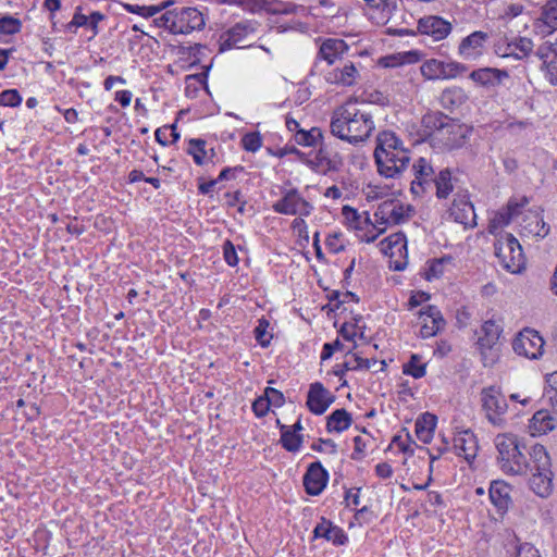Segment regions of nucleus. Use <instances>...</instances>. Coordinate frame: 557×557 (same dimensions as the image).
Instances as JSON below:
<instances>
[{"label": "nucleus", "mask_w": 557, "mask_h": 557, "mask_svg": "<svg viewBox=\"0 0 557 557\" xmlns=\"http://www.w3.org/2000/svg\"><path fill=\"white\" fill-rule=\"evenodd\" d=\"M500 469L508 474L531 473L530 488L540 497H548L553 492L550 457L543 445L531 448L530 462L519 448L518 438L512 434H499L495 438Z\"/></svg>", "instance_id": "obj_1"}, {"label": "nucleus", "mask_w": 557, "mask_h": 557, "mask_svg": "<svg viewBox=\"0 0 557 557\" xmlns=\"http://www.w3.org/2000/svg\"><path fill=\"white\" fill-rule=\"evenodd\" d=\"M371 104L350 98L336 107L330 120L331 134L354 146L366 143L375 129Z\"/></svg>", "instance_id": "obj_2"}, {"label": "nucleus", "mask_w": 557, "mask_h": 557, "mask_svg": "<svg viewBox=\"0 0 557 557\" xmlns=\"http://www.w3.org/2000/svg\"><path fill=\"white\" fill-rule=\"evenodd\" d=\"M374 158L379 173L387 178H395L408 168L410 151L395 133L384 131L376 137Z\"/></svg>", "instance_id": "obj_3"}, {"label": "nucleus", "mask_w": 557, "mask_h": 557, "mask_svg": "<svg viewBox=\"0 0 557 557\" xmlns=\"http://www.w3.org/2000/svg\"><path fill=\"white\" fill-rule=\"evenodd\" d=\"M495 249L500 264L508 272L517 274L524 269L525 261L522 248L513 235L507 233L500 237Z\"/></svg>", "instance_id": "obj_4"}, {"label": "nucleus", "mask_w": 557, "mask_h": 557, "mask_svg": "<svg viewBox=\"0 0 557 557\" xmlns=\"http://www.w3.org/2000/svg\"><path fill=\"white\" fill-rule=\"evenodd\" d=\"M467 66L456 61L444 62L437 59H429L420 66L421 75L429 81L454 79L465 72Z\"/></svg>", "instance_id": "obj_5"}, {"label": "nucleus", "mask_w": 557, "mask_h": 557, "mask_svg": "<svg viewBox=\"0 0 557 557\" xmlns=\"http://www.w3.org/2000/svg\"><path fill=\"white\" fill-rule=\"evenodd\" d=\"M481 403L487 420L494 425H502L508 405L500 389L495 386L483 388L481 392Z\"/></svg>", "instance_id": "obj_6"}, {"label": "nucleus", "mask_w": 557, "mask_h": 557, "mask_svg": "<svg viewBox=\"0 0 557 557\" xmlns=\"http://www.w3.org/2000/svg\"><path fill=\"white\" fill-rule=\"evenodd\" d=\"M380 251L389 257L391 268L401 271L407 265V240L403 233L398 232L384 238L379 244Z\"/></svg>", "instance_id": "obj_7"}, {"label": "nucleus", "mask_w": 557, "mask_h": 557, "mask_svg": "<svg viewBox=\"0 0 557 557\" xmlns=\"http://www.w3.org/2000/svg\"><path fill=\"white\" fill-rule=\"evenodd\" d=\"M412 211L410 206H406L396 199H388L379 206L374 218L379 225L400 224L411 218Z\"/></svg>", "instance_id": "obj_8"}, {"label": "nucleus", "mask_w": 557, "mask_h": 557, "mask_svg": "<svg viewBox=\"0 0 557 557\" xmlns=\"http://www.w3.org/2000/svg\"><path fill=\"white\" fill-rule=\"evenodd\" d=\"M512 347L518 355L529 359H536L543 354L544 339L539 332L524 329L515 338Z\"/></svg>", "instance_id": "obj_9"}, {"label": "nucleus", "mask_w": 557, "mask_h": 557, "mask_svg": "<svg viewBox=\"0 0 557 557\" xmlns=\"http://www.w3.org/2000/svg\"><path fill=\"white\" fill-rule=\"evenodd\" d=\"M471 133V128L454 120L442 123L437 136L438 139L449 149L462 147Z\"/></svg>", "instance_id": "obj_10"}, {"label": "nucleus", "mask_w": 557, "mask_h": 557, "mask_svg": "<svg viewBox=\"0 0 557 557\" xmlns=\"http://www.w3.org/2000/svg\"><path fill=\"white\" fill-rule=\"evenodd\" d=\"M174 34H189L205 27V18L196 8H181L173 10Z\"/></svg>", "instance_id": "obj_11"}, {"label": "nucleus", "mask_w": 557, "mask_h": 557, "mask_svg": "<svg viewBox=\"0 0 557 557\" xmlns=\"http://www.w3.org/2000/svg\"><path fill=\"white\" fill-rule=\"evenodd\" d=\"M414 178L411 182V191L422 196L433 188L434 170L425 158H419L412 165Z\"/></svg>", "instance_id": "obj_12"}, {"label": "nucleus", "mask_w": 557, "mask_h": 557, "mask_svg": "<svg viewBox=\"0 0 557 557\" xmlns=\"http://www.w3.org/2000/svg\"><path fill=\"white\" fill-rule=\"evenodd\" d=\"M277 213L307 216L312 206L305 200L296 190H289L285 196L273 205Z\"/></svg>", "instance_id": "obj_13"}, {"label": "nucleus", "mask_w": 557, "mask_h": 557, "mask_svg": "<svg viewBox=\"0 0 557 557\" xmlns=\"http://www.w3.org/2000/svg\"><path fill=\"white\" fill-rule=\"evenodd\" d=\"M536 58L542 62L541 70L552 85L557 84V42H544L536 52Z\"/></svg>", "instance_id": "obj_14"}, {"label": "nucleus", "mask_w": 557, "mask_h": 557, "mask_svg": "<svg viewBox=\"0 0 557 557\" xmlns=\"http://www.w3.org/2000/svg\"><path fill=\"white\" fill-rule=\"evenodd\" d=\"M419 319L421 323L420 334L423 338L435 336L446 324L441 311L434 306H428L420 310Z\"/></svg>", "instance_id": "obj_15"}, {"label": "nucleus", "mask_w": 557, "mask_h": 557, "mask_svg": "<svg viewBox=\"0 0 557 557\" xmlns=\"http://www.w3.org/2000/svg\"><path fill=\"white\" fill-rule=\"evenodd\" d=\"M449 214L457 223L462 224L466 228L476 225V214L473 205L466 196L459 195L454 199Z\"/></svg>", "instance_id": "obj_16"}, {"label": "nucleus", "mask_w": 557, "mask_h": 557, "mask_svg": "<svg viewBox=\"0 0 557 557\" xmlns=\"http://www.w3.org/2000/svg\"><path fill=\"white\" fill-rule=\"evenodd\" d=\"M332 403L333 396L321 383L311 384L307 396V406L312 413L322 414Z\"/></svg>", "instance_id": "obj_17"}, {"label": "nucleus", "mask_w": 557, "mask_h": 557, "mask_svg": "<svg viewBox=\"0 0 557 557\" xmlns=\"http://www.w3.org/2000/svg\"><path fill=\"white\" fill-rule=\"evenodd\" d=\"M418 29L434 40H442L450 33L451 25L442 17L430 15L419 20Z\"/></svg>", "instance_id": "obj_18"}, {"label": "nucleus", "mask_w": 557, "mask_h": 557, "mask_svg": "<svg viewBox=\"0 0 557 557\" xmlns=\"http://www.w3.org/2000/svg\"><path fill=\"white\" fill-rule=\"evenodd\" d=\"M520 227V235L528 238L541 239L546 237L549 233V226L536 212H530L527 214L523 218Z\"/></svg>", "instance_id": "obj_19"}, {"label": "nucleus", "mask_w": 557, "mask_h": 557, "mask_svg": "<svg viewBox=\"0 0 557 557\" xmlns=\"http://www.w3.org/2000/svg\"><path fill=\"white\" fill-rule=\"evenodd\" d=\"M327 473L320 462L312 463L304 476L306 492L310 495H319L325 487Z\"/></svg>", "instance_id": "obj_20"}, {"label": "nucleus", "mask_w": 557, "mask_h": 557, "mask_svg": "<svg viewBox=\"0 0 557 557\" xmlns=\"http://www.w3.org/2000/svg\"><path fill=\"white\" fill-rule=\"evenodd\" d=\"M487 39L484 32H474L463 38L458 47L459 54L467 61L475 60L482 54V47Z\"/></svg>", "instance_id": "obj_21"}, {"label": "nucleus", "mask_w": 557, "mask_h": 557, "mask_svg": "<svg viewBox=\"0 0 557 557\" xmlns=\"http://www.w3.org/2000/svg\"><path fill=\"white\" fill-rule=\"evenodd\" d=\"M508 72L495 67H482L470 73L469 77L482 87H494L500 85L507 78Z\"/></svg>", "instance_id": "obj_22"}, {"label": "nucleus", "mask_w": 557, "mask_h": 557, "mask_svg": "<svg viewBox=\"0 0 557 557\" xmlns=\"http://www.w3.org/2000/svg\"><path fill=\"white\" fill-rule=\"evenodd\" d=\"M454 448L456 454L471 462L478 451L475 435L471 431L459 432L454 438Z\"/></svg>", "instance_id": "obj_23"}, {"label": "nucleus", "mask_w": 557, "mask_h": 557, "mask_svg": "<svg viewBox=\"0 0 557 557\" xmlns=\"http://www.w3.org/2000/svg\"><path fill=\"white\" fill-rule=\"evenodd\" d=\"M367 14L375 24H385L395 9V0H364Z\"/></svg>", "instance_id": "obj_24"}, {"label": "nucleus", "mask_w": 557, "mask_h": 557, "mask_svg": "<svg viewBox=\"0 0 557 557\" xmlns=\"http://www.w3.org/2000/svg\"><path fill=\"white\" fill-rule=\"evenodd\" d=\"M535 28L541 34H552L557 29V0H549L543 7L541 16L535 21Z\"/></svg>", "instance_id": "obj_25"}, {"label": "nucleus", "mask_w": 557, "mask_h": 557, "mask_svg": "<svg viewBox=\"0 0 557 557\" xmlns=\"http://www.w3.org/2000/svg\"><path fill=\"white\" fill-rule=\"evenodd\" d=\"M554 428L555 418L547 410L536 411L529 423V431L532 436L546 434Z\"/></svg>", "instance_id": "obj_26"}, {"label": "nucleus", "mask_w": 557, "mask_h": 557, "mask_svg": "<svg viewBox=\"0 0 557 557\" xmlns=\"http://www.w3.org/2000/svg\"><path fill=\"white\" fill-rule=\"evenodd\" d=\"M347 50L348 45L343 39L329 38L321 45L320 54L329 64H333Z\"/></svg>", "instance_id": "obj_27"}, {"label": "nucleus", "mask_w": 557, "mask_h": 557, "mask_svg": "<svg viewBox=\"0 0 557 557\" xmlns=\"http://www.w3.org/2000/svg\"><path fill=\"white\" fill-rule=\"evenodd\" d=\"M520 205L513 201H509L506 210L496 212L491 219L488 224V232L495 234L498 230L508 225L511 219L519 214Z\"/></svg>", "instance_id": "obj_28"}, {"label": "nucleus", "mask_w": 557, "mask_h": 557, "mask_svg": "<svg viewBox=\"0 0 557 557\" xmlns=\"http://www.w3.org/2000/svg\"><path fill=\"white\" fill-rule=\"evenodd\" d=\"M533 49V42L529 38H519L515 41L508 42L503 52L498 48V53L503 58L513 57L516 59H523L529 55Z\"/></svg>", "instance_id": "obj_29"}, {"label": "nucleus", "mask_w": 557, "mask_h": 557, "mask_svg": "<svg viewBox=\"0 0 557 557\" xmlns=\"http://www.w3.org/2000/svg\"><path fill=\"white\" fill-rule=\"evenodd\" d=\"M510 486L504 481H494L490 487V498L499 509L506 510L510 503Z\"/></svg>", "instance_id": "obj_30"}, {"label": "nucleus", "mask_w": 557, "mask_h": 557, "mask_svg": "<svg viewBox=\"0 0 557 557\" xmlns=\"http://www.w3.org/2000/svg\"><path fill=\"white\" fill-rule=\"evenodd\" d=\"M436 421V417L429 412L423 413L416 421V434L422 443L428 444L432 441Z\"/></svg>", "instance_id": "obj_31"}, {"label": "nucleus", "mask_w": 557, "mask_h": 557, "mask_svg": "<svg viewBox=\"0 0 557 557\" xmlns=\"http://www.w3.org/2000/svg\"><path fill=\"white\" fill-rule=\"evenodd\" d=\"M358 71L352 63L344 65L343 69H335L327 74V81L332 84L351 86L356 83Z\"/></svg>", "instance_id": "obj_32"}, {"label": "nucleus", "mask_w": 557, "mask_h": 557, "mask_svg": "<svg viewBox=\"0 0 557 557\" xmlns=\"http://www.w3.org/2000/svg\"><path fill=\"white\" fill-rule=\"evenodd\" d=\"M315 537H324L334 544L342 545L345 543L346 536L341 529L333 527L330 522L323 520L314 528Z\"/></svg>", "instance_id": "obj_33"}, {"label": "nucleus", "mask_w": 557, "mask_h": 557, "mask_svg": "<svg viewBox=\"0 0 557 557\" xmlns=\"http://www.w3.org/2000/svg\"><path fill=\"white\" fill-rule=\"evenodd\" d=\"M351 424V416L345 409H336L327 418V430L330 432H343L347 430Z\"/></svg>", "instance_id": "obj_34"}, {"label": "nucleus", "mask_w": 557, "mask_h": 557, "mask_svg": "<svg viewBox=\"0 0 557 557\" xmlns=\"http://www.w3.org/2000/svg\"><path fill=\"white\" fill-rule=\"evenodd\" d=\"M483 336L480 337L482 346L492 348L498 341L502 333L500 325L494 320H487L482 325Z\"/></svg>", "instance_id": "obj_35"}, {"label": "nucleus", "mask_w": 557, "mask_h": 557, "mask_svg": "<svg viewBox=\"0 0 557 557\" xmlns=\"http://www.w3.org/2000/svg\"><path fill=\"white\" fill-rule=\"evenodd\" d=\"M250 32H252L250 25L238 23L225 33L224 44L228 47L238 46L244 42L245 37Z\"/></svg>", "instance_id": "obj_36"}, {"label": "nucleus", "mask_w": 557, "mask_h": 557, "mask_svg": "<svg viewBox=\"0 0 557 557\" xmlns=\"http://www.w3.org/2000/svg\"><path fill=\"white\" fill-rule=\"evenodd\" d=\"M418 61L417 52H405V53H395L381 58L379 60V65L382 67H397L399 65L406 63H414Z\"/></svg>", "instance_id": "obj_37"}, {"label": "nucleus", "mask_w": 557, "mask_h": 557, "mask_svg": "<svg viewBox=\"0 0 557 557\" xmlns=\"http://www.w3.org/2000/svg\"><path fill=\"white\" fill-rule=\"evenodd\" d=\"M433 186L436 188V196L438 198H447L453 191V177L448 169L442 170L434 178Z\"/></svg>", "instance_id": "obj_38"}, {"label": "nucleus", "mask_w": 557, "mask_h": 557, "mask_svg": "<svg viewBox=\"0 0 557 557\" xmlns=\"http://www.w3.org/2000/svg\"><path fill=\"white\" fill-rule=\"evenodd\" d=\"M376 361L374 359L362 358L358 354H349L343 364L345 370H369Z\"/></svg>", "instance_id": "obj_39"}, {"label": "nucleus", "mask_w": 557, "mask_h": 557, "mask_svg": "<svg viewBox=\"0 0 557 557\" xmlns=\"http://www.w3.org/2000/svg\"><path fill=\"white\" fill-rule=\"evenodd\" d=\"M403 372L414 379L423 377L425 375V363L421 361L420 356L412 355L410 360L403 366Z\"/></svg>", "instance_id": "obj_40"}, {"label": "nucleus", "mask_w": 557, "mask_h": 557, "mask_svg": "<svg viewBox=\"0 0 557 557\" xmlns=\"http://www.w3.org/2000/svg\"><path fill=\"white\" fill-rule=\"evenodd\" d=\"M319 161L322 165L326 166L327 171H338L343 165V159L337 152L331 154L327 151L321 150L319 152Z\"/></svg>", "instance_id": "obj_41"}, {"label": "nucleus", "mask_w": 557, "mask_h": 557, "mask_svg": "<svg viewBox=\"0 0 557 557\" xmlns=\"http://www.w3.org/2000/svg\"><path fill=\"white\" fill-rule=\"evenodd\" d=\"M22 23L18 18L13 16H3L0 18V33L5 35H13L21 30Z\"/></svg>", "instance_id": "obj_42"}, {"label": "nucleus", "mask_w": 557, "mask_h": 557, "mask_svg": "<svg viewBox=\"0 0 557 557\" xmlns=\"http://www.w3.org/2000/svg\"><path fill=\"white\" fill-rule=\"evenodd\" d=\"M268 327L269 322L265 319H260L257 327L255 329V337L263 347H267L272 338V335L268 333Z\"/></svg>", "instance_id": "obj_43"}, {"label": "nucleus", "mask_w": 557, "mask_h": 557, "mask_svg": "<svg viewBox=\"0 0 557 557\" xmlns=\"http://www.w3.org/2000/svg\"><path fill=\"white\" fill-rule=\"evenodd\" d=\"M320 136L321 134L315 128H312L310 132L301 129L297 131L295 139L297 144L310 147L315 145L317 138Z\"/></svg>", "instance_id": "obj_44"}, {"label": "nucleus", "mask_w": 557, "mask_h": 557, "mask_svg": "<svg viewBox=\"0 0 557 557\" xmlns=\"http://www.w3.org/2000/svg\"><path fill=\"white\" fill-rule=\"evenodd\" d=\"M205 144H206L205 140H201V139H191L189 141L188 152L193 156L194 161L197 164L203 163V158L206 154Z\"/></svg>", "instance_id": "obj_45"}, {"label": "nucleus", "mask_w": 557, "mask_h": 557, "mask_svg": "<svg viewBox=\"0 0 557 557\" xmlns=\"http://www.w3.org/2000/svg\"><path fill=\"white\" fill-rule=\"evenodd\" d=\"M152 24L154 27L163 28V29H166L170 33L174 34L175 21L173 18V10L166 11L165 13L161 14L160 16L153 18Z\"/></svg>", "instance_id": "obj_46"}, {"label": "nucleus", "mask_w": 557, "mask_h": 557, "mask_svg": "<svg viewBox=\"0 0 557 557\" xmlns=\"http://www.w3.org/2000/svg\"><path fill=\"white\" fill-rule=\"evenodd\" d=\"M546 382L548 385L546 394L549 397L554 411L557 413V372L549 374Z\"/></svg>", "instance_id": "obj_47"}, {"label": "nucleus", "mask_w": 557, "mask_h": 557, "mask_svg": "<svg viewBox=\"0 0 557 557\" xmlns=\"http://www.w3.org/2000/svg\"><path fill=\"white\" fill-rule=\"evenodd\" d=\"M283 446L289 451H296L300 446V436L290 431H284L281 436Z\"/></svg>", "instance_id": "obj_48"}, {"label": "nucleus", "mask_w": 557, "mask_h": 557, "mask_svg": "<svg viewBox=\"0 0 557 557\" xmlns=\"http://www.w3.org/2000/svg\"><path fill=\"white\" fill-rule=\"evenodd\" d=\"M242 143L247 151L256 152L261 147L262 139L259 133H249L243 137Z\"/></svg>", "instance_id": "obj_49"}, {"label": "nucleus", "mask_w": 557, "mask_h": 557, "mask_svg": "<svg viewBox=\"0 0 557 557\" xmlns=\"http://www.w3.org/2000/svg\"><path fill=\"white\" fill-rule=\"evenodd\" d=\"M22 98L17 90L8 89L0 94V104L5 107H16L21 103Z\"/></svg>", "instance_id": "obj_50"}, {"label": "nucleus", "mask_w": 557, "mask_h": 557, "mask_svg": "<svg viewBox=\"0 0 557 557\" xmlns=\"http://www.w3.org/2000/svg\"><path fill=\"white\" fill-rule=\"evenodd\" d=\"M343 212V215L345 216V219L347 220V222L355 228H359L361 227L360 223H361V215L359 214V212L351 208V207H348V206H345L342 210Z\"/></svg>", "instance_id": "obj_51"}, {"label": "nucleus", "mask_w": 557, "mask_h": 557, "mask_svg": "<svg viewBox=\"0 0 557 557\" xmlns=\"http://www.w3.org/2000/svg\"><path fill=\"white\" fill-rule=\"evenodd\" d=\"M443 272H444V261L443 260H433L426 271V280L431 281L432 278H437L443 274Z\"/></svg>", "instance_id": "obj_52"}, {"label": "nucleus", "mask_w": 557, "mask_h": 557, "mask_svg": "<svg viewBox=\"0 0 557 557\" xmlns=\"http://www.w3.org/2000/svg\"><path fill=\"white\" fill-rule=\"evenodd\" d=\"M264 397L267 398V400H269L270 406L273 405L278 407L284 401L283 394L280 391L272 387L265 388Z\"/></svg>", "instance_id": "obj_53"}, {"label": "nucleus", "mask_w": 557, "mask_h": 557, "mask_svg": "<svg viewBox=\"0 0 557 557\" xmlns=\"http://www.w3.org/2000/svg\"><path fill=\"white\" fill-rule=\"evenodd\" d=\"M170 4V1L162 2L159 5H143L140 15L144 17H151L156 14L160 13L162 10H164Z\"/></svg>", "instance_id": "obj_54"}, {"label": "nucleus", "mask_w": 557, "mask_h": 557, "mask_svg": "<svg viewBox=\"0 0 557 557\" xmlns=\"http://www.w3.org/2000/svg\"><path fill=\"white\" fill-rule=\"evenodd\" d=\"M224 258L228 265L234 267L238 262V258L235 251V247L231 242L224 244Z\"/></svg>", "instance_id": "obj_55"}, {"label": "nucleus", "mask_w": 557, "mask_h": 557, "mask_svg": "<svg viewBox=\"0 0 557 557\" xmlns=\"http://www.w3.org/2000/svg\"><path fill=\"white\" fill-rule=\"evenodd\" d=\"M326 246L332 252H338L344 249V244L341 242V234L334 233L327 236Z\"/></svg>", "instance_id": "obj_56"}, {"label": "nucleus", "mask_w": 557, "mask_h": 557, "mask_svg": "<svg viewBox=\"0 0 557 557\" xmlns=\"http://www.w3.org/2000/svg\"><path fill=\"white\" fill-rule=\"evenodd\" d=\"M269 400L264 396L259 397L252 404V409L258 417H263L269 411Z\"/></svg>", "instance_id": "obj_57"}, {"label": "nucleus", "mask_w": 557, "mask_h": 557, "mask_svg": "<svg viewBox=\"0 0 557 557\" xmlns=\"http://www.w3.org/2000/svg\"><path fill=\"white\" fill-rule=\"evenodd\" d=\"M455 98L459 103H462L466 100V95L462 88L460 87H451L447 88L443 92V99Z\"/></svg>", "instance_id": "obj_58"}, {"label": "nucleus", "mask_w": 557, "mask_h": 557, "mask_svg": "<svg viewBox=\"0 0 557 557\" xmlns=\"http://www.w3.org/2000/svg\"><path fill=\"white\" fill-rule=\"evenodd\" d=\"M516 557H540V555L535 547L529 543H524L518 547Z\"/></svg>", "instance_id": "obj_59"}, {"label": "nucleus", "mask_w": 557, "mask_h": 557, "mask_svg": "<svg viewBox=\"0 0 557 557\" xmlns=\"http://www.w3.org/2000/svg\"><path fill=\"white\" fill-rule=\"evenodd\" d=\"M342 347H343V345L338 339H336L334 343L324 344L323 350L321 354V359L326 360V359L331 358L332 355L334 354V350L342 349Z\"/></svg>", "instance_id": "obj_60"}, {"label": "nucleus", "mask_w": 557, "mask_h": 557, "mask_svg": "<svg viewBox=\"0 0 557 557\" xmlns=\"http://www.w3.org/2000/svg\"><path fill=\"white\" fill-rule=\"evenodd\" d=\"M363 194L366 196V199L368 201L377 200L381 199L384 195V190L376 187L369 185L364 190Z\"/></svg>", "instance_id": "obj_61"}, {"label": "nucleus", "mask_w": 557, "mask_h": 557, "mask_svg": "<svg viewBox=\"0 0 557 557\" xmlns=\"http://www.w3.org/2000/svg\"><path fill=\"white\" fill-rule=\"evenodd\" d=\"M88 24L94 33V35L98 34V23L104 18V15L100 12H92L90 16H88Z\"/></svg>", "instance_id": "obj_62"}, {"label": "nucleus", "mask_w": 557, "mask_h": 557, "mask_svg": "<svg viewBox=\"0 0 557 557\" xmlns=\"http://www.w3.org/2000/svg\"><path fill=\"white\" fill-rule=\"evenodd\" d=\"M132 97L133 95L128 90H121L115 94V100L124 108L131 104Z\"/></svg>", "instance_id": "obj_63"}, {"label": "nucleus", "mask_w": 557, "mask_h": 557, "mask_svg": "<svg viewBox=\"0 0 557 557\" xmlns=\"http://www.w3.org/2000/svg\"><path fill=\"white\" fill-rule=\"evenodd\" d=\"M375 472L380 478L387 479L392 475L393 470L391 465H388L387 462H382L376 465Z\"/></svg>", "instance_id": "obj_64"}]
</instances>
